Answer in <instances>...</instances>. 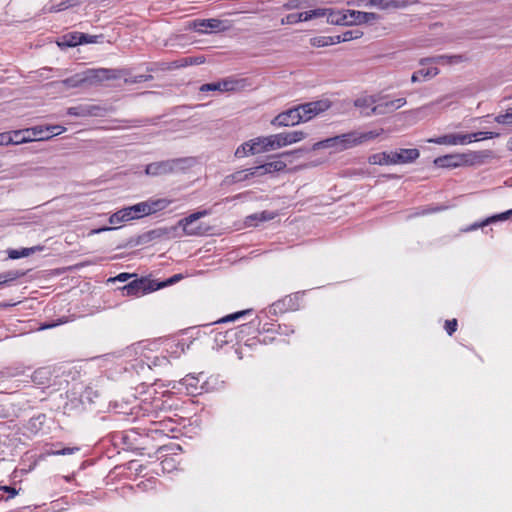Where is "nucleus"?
<instances>
[{
	"mask_svg": "<svg viewBox=\"0 0 512 512\" xmlns=\"http://www.w3.org/2000/svg\"><path fill=\"white\" fill-rule=\"evenodd\" d=\"M284 7L286 9H298L301 7V1L300 0H289L287 3H285Z\"/></svg>",
	"mask_w": 512,
	"mask_h": 512,
	"instance_id": "nucleus-62",
	"label": "nucleus"
},
{
	"mask_svg": "<svg viewBox=\"0 0 512 512\" xmlns=\"http://www.w3.org/2000/svg\"><path fill=\"white\" fill-rule=\"evenodd\" d=\"M246 327V325H241L238 327V329L243 332V329ZM237 338V328L228 329L225 332H218L215 335V342L218 346H223L225 344L231 343L234 341V339Z\"/></svg>",
	"mask_w": 512,
	"mask_h": 512,
	"instance_id": "nucleus-27",
	"label": "nucleus"
},
{
	"mask_svg": "<svg viewBox=\"0 0 512 512\" xmlns=\"http://www.w3.org/2000/svg\"><path fill=\"white\" fill-rule=\"evenodd\" d=\"M363 35V32L355 29V30H347L341 34L334 35V38H338V43L348 42L354 39H358Z\"/></svg>",
	"mask_w": 512,
	"mask_h": 512,
	"instance_id": "nucleus-35",
	"label": "nucleus"
},
{
	"mask_svg": "<svg viewBox=\"0 0 512 512\" xmlns=\"http://www.w3.org/2000/svg\"><path fill=\"white\" fill-rule=\"evenodd\" d=\"M171 203L172 200L166 198H150L146 201L140 202L142 215L145 217L150 216L152 214H156L160 211L165 210Z\"/></svg>",
	"mask_w": 512,
	"mask_h": 512,
	"instance_id": "nucleus-16",
	"label": "nucleus"
},
{
	"mask_svg": "<svg viewBox=\"0 0 512 512\" xmlns=\"http://www.w3.org/2000/svg\"><path fill=\"white\" fill-rule=\"evenodd\" d=\"M66 9H68L67 5H66V3L64 1H62L59 4L51 6L49 11L50 12H61V11H64Z\"/></svg>",
	"mask_w": 512,
	"mask_h": 512,
	"instance_id": "nucleus-63",
	"label": "nucleus"
},
{
	"mask_svg": "<svg viewBox=\"0 0 512 512\" xmlns=\"http://www.w3.org/2000/svg\"><path fill=\"white\" fill-rule=\"evenodd\" d=\"M31 380L40 388L49 387L51 384L50 371L46 368H39L33 372Z\"/></svg>",
	"mask_w": 512,
	"mask_h": 512,
	"instance_id": "nucleus-25",
	"label": "nucleus"
},
{
	"mask_svg": "<svg viewBox=\"0 0 512 512\" xmlns=\"http://www.w3.org/2000/svg\"><path fill=\"white\" fill-rule=\"evenodd\" d=\"M174 431H176V423L168 417L151 421L149 427L143 428L145 435L151 438H155L156 436L169 437L170 433H173Z\"/></svg>",
	"mask_w": 512,
	"mask_h": 512,
	"instance_id": "nucleus-9",
	"label": "nucleus"
},
{
	"mask_svg": "<svg viewBox=\"0 0 512 512\" xmlns=\"http://www.w3.org/2000/svg\"><path fill=\"white\" fill-rule=\"evenodd\" d=\"M429 143L438 145H465L471 143V136L468 134H445L428 140Z\"/></svg>",
	"mask_w": 512,
	"mask_h": 512,
	"instance_id": "nucleus-14",
	"label": "nucleus"
},
{
	"mask_svg": "<svg viewBox=\"0 0 512 512\" xmlns=\"http://www.w3.org/2000/svg\"><path fill=\"white\" fill-rule=\"evenodd\" d=\"M223 22L219 19H197L193 21V28L199 33L208 31H219L222 29Z\"/></svg>",
	"mask_w": 512,
	"mask_h": 512,
	"instance_id": "nucleus-23",
	"label": "nucleus"
},
{
	"mask_svg": "<svg viewBox=\"0 0 512 512\" xmlns=\"http://www.w3.org/2000/svg\"><path fill=\"white\" fill-rule=\"evenodd\" d=\"M419 0H369L368 6L377 7L382 10L403 9L408 6L417 4Z\"/></svg>",
	"mask_w": 512,
	"mask_h": 512,
	"instance_id": "nucleus-18",
	"label": "nucleus"
},
{
	"mask_svg": "<svg viewBox=\"0 0 512 512\" xmlns=\"http://www.w3.org/2000/svg\"><path fill=\"white\" fill-rule=\"evenodd\" d=\"M253 149V146H250V141H247L237 147L234 155L236 158H243L248 155H254Z\"/></svg>",
	"mask_w": 512,
	"mask_h": 512,
	"instance_id": "nucleus-41",
	"label": "nucleus"
},
{
	"mask_svg": "<svg viewBox=\"0 0 512 512\" xmlns=\"http://www.w3.org/2000/svg\"><path fill=\"white\" fill-rule=\"evenodd\" d=\"M26 272L21 270H10L4 273H0V285L9 284L20 277H23Z\"/></svg>",
	"mask_w": 512,
	"mask_h": 512,
	"instance_id": "nucleus-33",
	"label": "nucleus"
},
{
	"mask_svg": "<svg viewBox=\"0 0 512 512\" xmlns=\"http://www.w3.org/2000/svg\"><path fill=\"white\" fill-rule=\"evenodd\" d=\"M0 490H2V491H4V492L9 494L8 497H7V500L13 498L18 493L17 490L14 487H11V486H1Z\"/></svg>",
	"mask_w": 512,
	"mask_h": 512,
	"instance_id": "nucleus-59",
	"label": "nucleus"
},
{
	"mask_svg": "<svg viewBox=\"0 0 512 512\" xmlns=\"http://www.w3.org/2000/svg\"><path fill=\"white\" fill-rule=\"evenodd\" d=\"M439 74V69L437 67H428L422 68L415 71L412 74L411 81L413 83L419 82L421 80L431 79Z\"/></svg>",
	"mask_w": 512,
	"mask_h": 512,
	"instance_id": "nucleus-29",
	"label": "nucleus"
},
{
	"mask_svg": "<svg viewBox=\"0 0 512 512\" xmlns=\"http://www.w3.org/2000/svg\"><path fill=\"white\" fill-rule=\"evenodd\" d=\"M376 98L374 96L359 97L354 101V106L359 108L361 114L364 116L365 111H369L373 106H376Z\"/></svg>",
	"mask_w": 512,
	"mask_h": 512,
	"instance_id": "nucleus-30",
	"label": "nucleus"
},
{
	"mask_svg": "<svg viewBox=\"0 0 512 512\" xmlns=\"http://www.w3.org/2000/svg\"><path fill=\"white\" fill-rule=\"evenodd\" d=\"M478 158L477 152L448 154L437 157L434 160V164L440 168H457L462 165H471Z\"/></svg>",
	"mask_w": 512,
	"mask_h": 512,
	"instance_id": "nucleus-4",
	"label": "nucleus"
},
{
	"mask_svg": "<svg viewBox=\"0 0 512 512\" xmlns=\"http://www.w3.org/2000/svg\"><path fill=\"white\" fill-rule=\"evenodd\" d=\"M182 278H183L182 274H175V275L169 277L168 279H166L165 281H162V282H156L155 281V289L157 291V290H159L161 288L173 285L176 282H178L179 280H181Z\"/></svg>",
	"mask_w": 512,
	"mask_h": 512,
	"instance_id": "nucleus-46",
	"label": "nucleus"
},
{
	"mask_svg": "<svg viewBox=\"0 0 512 512\" xmlns=\"http://www.w3.org/2000/svg\"><path fill=\"white\" fill-rule=\"evenodd\" d=\"M300 150H294V151H286L278 155L279 158L283 157H290L294 154L299 153ZM287 164L282 159L273 160L270 162H266L262 165L250 168V174L251 175H264L269 174L273 172H282L286 169Z\"/></svg>",
	"mask_w": 512,
	"mask_h": 512,
	"instance_id": "nucleus-8",
	"label": "nucleus"
},
{
	"mask_svg": "<svg viewBox=\"0 0 512 512\" xmlns=\"http://www.w3.org/2000/svg\"><path fill=\"white\" fill-rule=\"evenodd\" d=\"M311 45L314 47H325L334 44H338V38H334L333 36H318L314 37L310 40Z\"/></svg>",
	"mask_w": 512,
	"mask_h": 512,
	"instance_id": "nucleus-34",
	"label": "nucleus"
},
{
	"mask_svg": "<svg viewBox=\"0 0 512 512\" xmlns=\"http://www.w3.org/2000/svg\"><path fill=\"white\" fill-rule=\"evenodd\" d=\"M316 10H322V15L320 17H326L327 22L333 25H347L348 26V18H347V10L345 11H336L330 8H317Z\"/></svg>",
	"mask_w": 512,
	"mask_h": 512,
	"instance_id": "nucleus-22",
	"label": "nucleus"
},
{
	"mask_svg": "<svg viewBox=\"0 0 512 512\" xmlns=\"http://www.w3.org/2000/svg\"><path fill=\"white\" fill-rule=\"evenodd\" d=\"M464 60V56L462 55H440L433 58H425L420 61V64L424 65L428 62L434 63H447V64H457Z\"/></svg>",
	"mask_w": 512,
	"mask_h": 512,
	"instance_id": "nucleus-28",
	"label": "nucleus"
},
{
	"mask_svg": "<svg viewBox=\"0 0 512 512\" xmlns=\"http://www.w3.org/2000/svg\"><path fill=\"white\" fill-rule=\"evenodd\" d=\"M305 137L306 134L303 131H291L266 136V147H268L270 150L282 148L284 146L297 143L303 140Z\"/></svg>",
	"mask_w": 512,
	"mask_h": 512,
	"instance_id": "nucleus-7",
	"label": "nucleus"
},
{
	"mask_svg": "<svg viewBox=\"0 0 512 512\" xmlns=\"http://www.w3.org/2000/svg\"><path fill=\"white\" fill-rule=\"evenodd\" d=\"M297 107L288 109L282 113H279L271 121V124L275 127H288L294 126L301 122V116Z\"/></svg>",
	"mask_w": 512,
	"mask_h": 512,
	"instance_id": "nucleus-13",
	"label": "nucleus"
},
{
	"mask_svg": "<svg viewBox=\"0 0 512 512\" xmlns=\"http://www.w3.org/2000/svg\"><path fill=\"white\" fill-rule=\"evenodd\" d=\"M142 217L144 216L142 215L141 205L139 202L135 205L124 207L113 213L109 218V223L115 225L121 222H128L130 220L139 219Z\"/></svg>",
	"mask_w": 512,
	"mask_h": 512,
	"instance_id": "nucleus-10",
	"label": "nucleus"
},
{
	"mask_svg": "<svg viewBox=\"0 0 512 512\" xmlns=\"http://www.w3.org/2000/svg\"><path fill=\"white\" fill-rule=\"evenodd\" d=\"M132 275L129 274V273H120L118 274L116 277L114 278H111L110 281H119V282H125L127 281L129 278H131Z\"/></svg>",
	"mask_w": 512,
	"mask_h": 512,
	"instance_id": "nucleus-64",
	"label": "nucleus"
},
{
	"mask_svg": "<svg viewBox=\"0 0 512 512\" xmlns=\"http://www.w3.org/2000/svg\"><path fill=\"white\" fill-rule=\"evenodd\" d=\"M494 121L502 125L512 124V108H508L504 114L497 115Z\"/></svg>",
	"mask_w": 512,
	"mask_h": 512,
	"instance_id": "nucleus-47",
	"label": "nucleus"
},
{
	"mask_svg": "<svg viewBox=\"0 0 512 512\" xmlns=\"http://www.w3.org/2000/svg\"><path fill=\"white\" fill-rule=\"evenodd\" d=\"M11 139L9 132L0 133V146L11 145Z\"/></svg>",
	"mask_w": 512,
	"mask_h": 512,
	"instance_id": "nucleus-57",
	"label": "nucleus"
},
{
	"mask_svg": "<svg viewBox=\"0 0 512 512\" xmlns=\"http://www.w3.org/2000/svg\"><path fill=\"white\" fill-rule=\"evenodd\" d=\"M468 136H471V142L472 141H480L483 139H493L500 136V133L493 132V131H486V132H475L468 134Z\"/></svg>",
	"mask_w": 512,
	"mask_h": 512,
	"instance_id": "nucleus-42",
	"label": "nucleus"
},
{
	"mask_svg": "<svg viewBox=\"0 0 512 512\" xmlns=\"http://www.w3.org/2000/svg\"><path fill=\"white\" fill-rule=\"evenodd\" d=\"M208 214L209 212L207 210L192 213L189 216L181 219L179 221V226L183 228V231L185 232L186 235H199L201 233V228L193 227L192 224L201 217H204Z\"/></svg>",
	"mask_w": 512,
	"mask_h": 512,
	"instance_id": "nucleus-17",
	"label": "nucleus"
},
{
	"mask_svg": "<svg viewBox=\"0 0 512 512\" xmlns=\"http://www.w3.org/2000/svg\"><path fill=\"white\" fill-rule=\"evenodd\" d=\"M80 38H81V44H90V43H97L98 36L88 35V34L81 32Z\"/></svg>",
	"mask_w": 512,
	"mask_h": 512,
	"instance_id": "nucleus-56",
	"label": "nucleus"
},
{
	"mask_svg": "<svg viewBox=\"0 0 512 512\" xmlns=\"http://www.w3.org/2000/svg\"><path fill=\"white\" fill-rule=\"evenodd\" d=\"M123 296L141 297L156 291L155 280L147 277H140L119 288Z\"/></svg>",
	"mask_w": 512,
	"mask_h": 512,
	"instance_id": "nucleus-5",
	"label": "nucleus"
},
{
	"mask_svg": "<svg viewBox=\"0 0 512 512\" xmlns=\"http://www.w3.org/2000/svg\"><path fill=\"white\" fill-rule=\"evenodd\" d=\"M238 81L232 79H223L218 82L206 83L200 87L201 92H209V91H220V92H229L237 89Z\"/></svg>",
	"mask_w": 512,
	"mask_h": 512,
	"instance_id": "nucleus-21",
	"label": "nucleus"
},
{
	"mask_svg": "<svg viewBox=\"0 0 512 512\" xmlns=\"http://www.w3.org/2000/svg\"><path fill=\"white\" fill-rule=\"evenodd\" d=\"M347 18L348 26H351L374 22L379 19V15L373 12L347 10Z\"/></svg>",
	"mask_w": 512,
	"mask_h": 512,
	"instance_id": "nucleus-20",
	"label": "nucleus"
},
{
	"mask_svg": "<svg viewBox=\"0 0 512 512\" xmlns=\"http://www.w3.org/2000/svg\"><path fill=\"white\" fill-rule=\"evenodd\" d=\"M368 137L366 134L358 135L356 132H349L336 136L337 151H343L361 144Z\"/></svg>",
	"mask_w": 512,
	"mask_h": 512,
	"instance_id": "nucleus-15",
	"label": "nucleus"
},
{
	"mask_svg": "<svg viewBox=\"0 0 512 512\" xmlns=\"http://www.w3.org/2000/svg\"><path fill=\"white\" fill-rule=\"evenodd\" d=\"M147 438L143 428H132L114 432L112 443L115 447L126 451H138L144 449V440Z\"/></svg>",
	"mask_w": 512,
	"mask_h": 512,
	"instance_id": "nucleus-1",
	"label": "nucleus"
},
{
	"mask_svg": "<svg viewBox=\"0 0 512 512\" xmlns=\"http://www.w3.org/2000/svg\"><path fill=\"white\" fill-rule=\"evenodd\" d=\"M250 313H252V309H246V310L238 311V312L229 314V315H227V316H225V317L215 321L214 324H222V323H227V322L235 321V320L241 318L242 316L250 314Z\"/></svg>",
	"mask_w": 512,
	"mask_h": 512,
	"instance_id": "nucleus-40",
	"label": "nucleus"
},
{
	"mask_svg": "<svg viewBox=\"0 0 512 512\" xmlns=\"http://www.w3.org/2000/svg\"><path fill=\"white\" fill-rule=\"evenodd\" d=\"M335 148L337 150L336 136L324 139L314 144V149Z\"/></svg>",
	"mask_w": 512,
	"mask_h": 512,
	"instance_id": "nucleus-49",
	"label": "nucleus"
},
{
	"mask_svg": "<svg viewBox=\"0 0 512 512\" xmlns=\"http://www.w3.org/2000/svg\"><path fill=\"white\" fill-rule=\"evenodd\" d=\"M81 32H71L63 36L62 45L66 47H75L81 44Z\"/></svg>",
	"mask_w": 512,
	"mask_h": 512,
	"instance_id": "nucleus-36",
	"label": "nucleus"
},
{
	"mask_svg": "<svg viewBox=\"0 0 512 512\" xmlns=\"http://www.w3.org/2000/svg\"><path fill=\"white\" fill-rule=\"evenodd\" d=\"M420 156L416 148L400 149L399 151L375 153L369 157L373 165L404 164L414 162Z\"/></svg>",
	"mask_w": 512,
	"mask_h": 512,
	"instance_id": "nucleus-2",
	"label": "nucleus"
},
{
	"mask_svg": "<svg viewBox=\"0 0 512 512\" xmlns=\"http://www.w3.org/2000/svg\"><path fill=\"white\" fill-rule=\"evenodd\" d=\"M191 158H174L150 163L145 167V174L152 177L174 174L184 171L191 165Z\"/></svg>",
	"mask_w": 512,
	"mask_h": 512,
	"instance_id": "nucleus-3",
	"label": "nucleus"
},
{
	"mask_svg": "<svg viewBox=\"0 0 512 512\" xmlns=\"http://www.w3.org/2000/svg\"><path fill=\"white\" fill-rule=\"evenodd\" d=\"M31 131L33 136L36 137L38 140H46L50 139L53 136L62 134L63 132L66 131V128L60 125H47L45 127H33L31 128Z\"/></svg>",
	"mask_w": 512,
	"mask_h": 512,
	"instance_id": "nucleus-19",
	"label": "nucleus"
},
{
	"mask_svg": "<svg viewBox=\"0 0 512 512\" xmlns=\"http://www.w3.org/2000/svg\"><path fill=\"white\" fill-rule=\"evenodd\" d=\"M250 218H252V219H259L260 221H266V220L272 219L273 216H271L268 212L263 211L260 214H254V215L250 216Z\"/></svg>",
	"mask_w": 512,
	"mask_h": 512,
	"instance_id": "nucleus-60",
	"label": "nucleus"
},
{
	"mask_svg": "<svg viewBox=\"0 0 512 512\" xmlns=\"http://www.w3.org/2000/svg\"><path fill=\"white\" fill-rule=\"evenodd\" d=\"M407 103L406 98L401 97L394 100H390V109L397 110L403 107Z\"/></svg>",
	"mask_w": 512,
	"mask_h": 512,
	"instance_id": "nucleus-55",
	"label": "nucleus"
},
{
	"mask_svg": "<svg viewBox=\"0 0 512 512\" xmlns=\"http://www.w3.org/2000/svg\"><path fill=\"white\" fill-rule=\"evenodd\" d=\"M180 384L185 387L186 393L189 395L195 396L205 391L203 373H199L197 376L188 374L181 379Z\"/></svg>",
	"mask_w": 512,
	"mask_h": 512,
	"instance_id": "nucleus-12",
	"label": "nucleus"
},
{
	"mask_svg": "<svg viewBox=\"0 0 512 512\" xmlns=\"http://www.w3.org/2000/svg\"><path fill=\"white\" fill-rule=\"evenodd\" d=\"M445 330L449 336H451L457 329V320L451 319L445 321Z\"/></svg>",
	"mask_w": 512,
	"mask_h": 512,
	"instance_id": "nucleus-54",
	"label": "nucleus"
},
{
	"mask_svg": "<svg viewBox=\"0 0 512 512\" xmlns=\"http://www.w3.org/2000/svg\"><path fill=\"white\" fill-rule=\"evenodd\" d=\"M80 450L79 447H64L62 449H53L51 448L50 450H47L46 451V454L51 456V455H55V456H58V455H71L75 452H78Z\"/></svg>",
	"mask_w": 512,
	"mask_h": 512,
	"instance_id": "nucleus-44",
	"label": "nucleus"
},
{
	"mask_svg": "<svg viewBox=\"0 0 512 512\" xmlns=\"http://www.w3.org/2000/svg\"><path fill=\"white\" fill-rule=\"evenodd\" d=\"M302 292H295L289 295H286L282 299H279L272 303L268 308V314L273 316H277L279 314H284L288 311H296L300 308V300L302 299Z\"/></svg>",
	"mask_w": 512,
	"mask_h": 512,
	"instance_id": "nucleus-6",
	"label": "nucleus"
},
{
	"mask_svg": "<svg viewBox=\"0 0 512 512\" xmlns=\"http://www.w3.org/2000/svg\"><path fill=\"white\" fill-rule=\"evenodd\" d=\"M187 58H181L174 61L169 62L165 67H162L161 70H173V69H179L183 67H187Z\"/></svg>",
	"mask_w": 512,
	"mask_h": 512,
	"instance_id": "nucleus-48",
	"label": "nucleus"
},
{
	"mask_svg": "<svg viewBox=\"0 0 512 512\" xmlns=\"http://www.w3.org/2000/svg\"><path fill=\"white\" fill-rule=\"evenodd\" d=\"M395 111L394 109H390V100L384 101L373 106L369 111L364 112V116L369 117L372 115H385Z\"/></svg>",
	"mask_w": 512,
	"mask_h": 512,
	"instance_id": "nucleus-31",
	"label": "nucleus"
},
{
	"mask_svg": "<svg viewBox=\"0 0 512 512\" xmlns=\"http://www.w3.org/2000/svg\"><path fill=\"white\" fill-rule=\"evenodd\" d=\"M511 215H512V209H509L505 212H502V213H499V214H496V215H493V216L487 218L479 226H485V225H488V224H491V223H494L497 221H505V220L509 219L511 217Z\"/></svg>",
	"mask_w": 512,
	"mask_h": 512,
	"instance_id": "nucleus-39",
	"label": "nucleus"
},
{
	"mask_svg": "<svg viewBox=\"0 0 512 512\" xmlns=\"http://www.w3.org/2000/svg\"><path fill=\"white\" fill-rule=\"evenodd\" d=\"M148 119H113L110 121L111 128H130V127H142L149 123Z\"/></svg>",
	"mask_w": 512,
	"mask_h": 512,
	"instance_id": "nucleus-26",
	"label": "nucleus"
},
{
	"mask_svg": "<svg viewBox=\"0 0 512 512\" xmlns=\"http://www.w3.org/2000/svg\"><path fill=\"white\" fill-rule=\"evenodd\" d=\"M152 79H153L152 75H150V74H142V75L135 76L133 82L134 83H142V82L150 81Z\"/></svg>",
	"mask_w": 512,
	"mask_h": 512,
	"instance_id": "nucleus-61",
	"label": "nucleus"
},
{
	"mask_svg": "<svg viewBox=\"0 0 512 512\" xmlns=\"http://www.w3.org/2000/svg\"><path fill=\"white\" fill-rule=\"evenodd\" d=\"M87 112V105H78L67 109V114L75 117H88Z\"/></svg>",
	"mask_w": 512,
	"mask_h": 512,
	"instance_id": "nucleus-45",
	"label": "nucleus"
},
{
	"mask_svg": "<svg viewBox=\"0 0 512 512\" xmlns=\"http://www.w3.org/2000/svg\"><path fill=\"white\" fill-rule=\"evenodd\" d=\"M329 106V103L323 100L309 102L297 106V109H299L298 112L301 116V122L311 120L319 113L326 111L329 108Z\"/></svg>",
	"mask_w": 512,
	"mask_h": 512,
	"instance_id": "nucleus-11",
	"label": "nucleus"
},
{
	"mask_svg": "<svg viewBox=\"0 0 512 512\" xmlns=\"http://www.w3.org/2000/svg\"><path fill=\"white\" fill-rule=\"evenodd\" d=\"M10 136L12 137L11 144L12 145H18L24 142H27L28 139L25 137L24 132L21 130L18 131H11L9 132Z\"/></svg>",
	"mask_w": 512,
	"mask_h": 512,
	"instance_id": "nucleus-52",
	"label": "nucleus"
},
{
	"mask_svg": "<svg viewBox=\"0 0 512 512\" xmlns=\"http://www.w3.org/2000/svg\"><path fill=\"white\" fill-rule=\"evenodd\" d=\"M188 66L191 65H199L204 63L205 59L203 56H197V57H186Z\"/></svg>",
	"mask_w": 512,
	"mask_h": 512,
	"instance_id": "nucleus-58",
	"label": "nucleus"
},
{
	"mask_svg": "<svg viewBox=\"0 0 512 512\" xmlns=\"http://www.w3.org/2000/svg\"><path fill=\"white\" fill-rule=\"evenodd\" d=\"M254 176L255 175L250 174V169L236 171L235 173L230 175V177L232 178V181H234V182L245 181V180L249 179L250 177H254Z\"/></svg>",
	"mask_w": 512,
	"mask_h": 512,
	"instance_id": "nucleus-51",
	"label": "nucleus"
},
{
	"mask_svg": "<svg viewBox=\"0 0 512 512\" xmlns=\"http://www.w3.org/2000/svg\"><path fill=\"white\" fill-rule=\"evenodd\" d=\"M85 81L84 78L80 77L79 75H75L69 78H66L62 81V83L69 88H75L80 86Z\"/></svg>",
	"mask_w": 512,
	"mask_h": 512,
	"instance_id": "nucleus-50",
	"label": "nucleus"
},
{
	"mask_svg": "<svg viewBox=\"0 0 512 512\" xmlns=\"http://www.w3.org/2000/svg\"><path fill=\"white\" fill-rule=\"evenodd\" d=\"M88 117H102L105 116L107 112L111 111L112 108H105L98 105H87Z\"/></svg>",
	"mask_w": 512,
	"mask_h": 512,
	"instance_id": "nucleus-43",
	"label": "nucleus"
},
{
	"mask_svg": "<svg viewBox=\"0 0 512 512\" xmlns=\"http://www.w3.org/2000/svg\"><path fill=\"white\" fill-rule=\"evenodd\" d=\"M42 250H43L42 246H33V247H29V248H22L21 250L10 249L8 251V256L10 259H19L22 257H27L37 251H42Z\"/></svg>",
	"mask_w": 512,
	"mask_h": 512,
	"instance_id": "nucleus-32",
	"label": "nucleus"
},
{
	"mask_svg": "<svg viewBox=\"0 0 512 512\" xmlns=\"http://www.w3.org/2000/svg\"><path fill=\"white\" fill-rule=\"evenodd\" d=\"M277 333H279L280 335L288 336L294 333V329L291 325L288 324H278Z\"/></svg>",
	"mask_w": 512,
	"mask_h": 512,
	"instance_id": "nucleus-53",
	"label": "nucleus"
},
{
	"mask_svg": "<svg viewBox=\"0 0 512 512\" xmlns=\"http://www.w3.org/2000/svg\"><path fill=\"white\" fill-rule=\"evenodd\" d=\"M321 10H309L305 12H299V13H290L286 15L285 18L282 19L283 24H296L303 21H309L314 18H319V15H322L323 13L320 12Z\"/></svg>",
	"mask_w": 512,
	"mask_h": 512,
	"instance_id": "nucleus-24",
	"label": "nucleus"
},
{
	"mask_svg": "<svg viewBox=\"0 0 512 512\" xmlns=\"http://www.w3.org/2000/svg\"><path fill=\"white\" fill-rule=\"evenodd\" d=\"M250 146H253L254 148V155L270 150L268 147H266L265 137H257L250 140Z\"/></svg>",
	"mask_w": 512,
	"mask_h": 512,
	"instance_id": "nucleus-38",
	"label": "nucleus"
},
{
	"mask_svg": "<svg viewBox=\"0 0 512 512\" xmlns=\"http://www.w3.org/2000/svg\"><path fill=\"white\" fill-rule=\"evenodd\" d=\"M147 365L149 368L153 367H167L170 364L169 359L166 356H154L153 358L146 357Z\"/></svg>",
	"mask_w": 512,
	"mask_h": 512,
	"instance_id": "nucleus-37",
	"label": "nucleus"
}]
</instances>
